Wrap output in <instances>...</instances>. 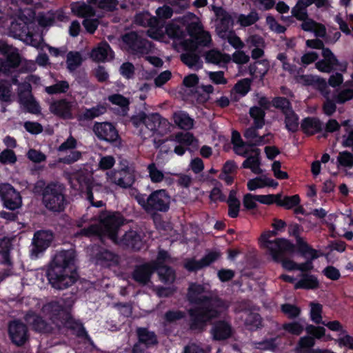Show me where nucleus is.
<instances>
[{
    "label": "nucleus",
    "mask_w": 353,
    "mask_h": 353,
    "mask_svg": "<svg viewBox=\"0 0 353 353\" xmlns=\"http://www.w3.org/2000/svg\"><path fill=\"white\" fill-rule=\"evenodd\" d=\"M224 39H227L229 43L236 49H241L244 47V43L233 31L229 32Z\"/></svg>",
    "instance_id": "338daca9"
},
{
    "label": "nucleus",
    "mask_w": 353,
    "mask_h": 353,
    "mask_svg": "<svg viewBox=\"0 0 353 353\" xmlns=\"http://www.w3.org/2000/svg\"><path fill=\"white\" fill-rule=\"evenodd\" d=\"M189 51L181 55L182 61L190 68H200L201 63L199 57L193 52L194 51Z\"/></svg>",
    "instance_id": "de8ad7c7"
},
{
    "label": "nucleus",
    "mask_w": 353,
    "mask_h": 353,
    "mask_svg": "<svg viewBox=\"0 0 353 353\" xmlns=\"http://www.w3.org/2000/svg\"><path fill=\"white\" fill-rule=\"evenodd\" d=\"M319 286V282L317 278L310 274H302L301 279L294 284L295 289L314 290Z\"/></svg>",
    "instance_id": "7c9ffc66"
},
{
    "label": "nucleus",
    "mask_w": 353,
    "mask_h": 353,
    "mask_svg": "<svg viewBox=\"0 0 353 353\" xmlns=\"http://www.w3.org/2000/svg\"><path fill=\"white\" fill-rule=\"evenodd\" d=\"M82 57L79 52H70L67 55V68L70 71L75 70L82 63Z\"/></svg>",
    "instance_id": "8fccbe9b"
},
{
    "label": "nucleus",
    "mask_w": 353,
    "mask_h": 353,
    "mask_svg": "<svg viewBox=\"0 0 353 353\" xmlns=\"http://www.w3.org/2000/svg\"><path fill=\"white\" fill-rule=\"evenodd\" d=\"M26 320L28 323L31 325L33 328L39 332H50L52 327L39 316H37L34 313H28L26 316Z\"/></svg>",
    "instance_id": "c9c22d12"
},
{
    "label": "nucleus",
    "mask_w": 353,
    "mask_h": 353,
    "mask_svg": "<svg viewBox=\"0 0 353 353\" xmlns=\"http://www.w3.org/2000/svg\"><path fill=\"white\" fill-rule=\"evenodd\" d=\"M8 332L11 341L17 346L23 345L28 340L27 327L20 321L11 322L9 325Z\"/></svg>",
    "instance_id": "412c9836"
},
{
    "label": "nucleus",
    "mask_w": 353,
    "mask_h": 353,
    "mask_svg": "<svg viewBox=\"0 0 353 353\" xmlns=\"http://www.w3.org/2000/svg\"><path fill=\"white\" fill-rule=\"evenodd\" d=\"M71 10L74 14L87 19L94 14L93 8L83 2L73 3L71 5Z\"/></svg>",
    "instance_id": "e433bc0d"
},
{
    "label": "nucleus",
    "mask_w": 353,
    "mask_h": 353,
    "mask_svg": "<svg viewBox=\"0 0 353 353\" xmlns=\"http://www.w3.org/2000/svg\"><path fill=\"white\" fill-rule=\"evenodd\" d=\"M43 203L50 210H62L65 203L63 185L59 183L48 185L43 192Z\"/></svg>",
    "instance_id": "9d476101"
},
{
    "label": "nucleus",
    "mask_w": 353,
    "mask_h": 353,
    "mask_svg": "<svg viewBox=\"0 0 353 353\" xmlns=\"http://www.w3.org/2000/svg\"><path fill=\"white\" fill-rule=\"evenodd\" d=\"M278 200V205L283 206L287 209H290L297 205L300 202L299 196L296 194L283 197L282 194H279V199Z\"/></svg>",
    "instance_id": "864d4df0"
},
{
    "label": "nucleus",
    "mask_w": 353,
    "mask_h": 353,
    "mask_svg": "<svg viewBox=\"0 0 353 353\" xmlns=\"http://www.w3.org/2000/svg\"><path fill=\"white\" fill-rule=\"evenodd\" d=\"M285 123L286 128L290 132H295L299 128V119L293 110L286 112Z\"/></svg>",
    "instance_id": "3c124183"
},
{
    "label": "nucleus",
    "mask_w": 353,
    "mask_h": 353,
    "mask_svg": "<svg viewBox=\"0 0 353 353\" xmlns=\"http://www.w3.org/2000/svg\"><path fill=\"white\" fill-rule=\"evenodd\" d=\"M259 19L258 13L253 10L248 14H241L237 17V23L242 27L250 26Z\"/></svg>",
    "instance_id": "49530a36"
},
{
    "label": "nucleus",
    "mask_w": 353,
    "mask_h": 353,
    "mask_svg": "<svg viewBox=\"0 0 353 353\" xmlns=\"http://www.w3.org/2000/svg\"><path fill=\"white\" fill-rule=\"evenodd\" d=\"M137 334L139 343L144 344L148 347L157 343V338L154 332H150L145 328H139L137 330Z\"/></svg>",
    "instance_id": "37998d69"
},
{
    "label": "nucleus",
    "mask_w": 353,
    "mask_h": 353,
    "mask_svg": "<svg viewBox=\"0 0 353 353\" xmlns=\"http://www.w3.org/2000/svg\"><path fill=\"white\" fill-rule=\"evenodd\" d=\"M0 52L6 56L7 59L5 63L0 65V70L3 72H8L10 68H16L20 63L21 58L18 50L8 45L6 42L0 41Z\"/></svg>",
    "instance_id": "a211bd4d"
},
{
    "label": "nucleus",
    "mask_w": 353,
    "mask_h": 353,
    "mask_svg": "<svg viewBox=\"0 0 353 353\" xmlns=\"http://www.w3.org/2000/svg\"><path fill=\"white\" fill-rule=\"evenodd\" d=\"M232 334V328L230 323L221 321L216 323L212 327L211 334L213 339L220 341L229 338Z\"/></svg>",
    "instance_id": "a878e982"
},
{
    "label": "nucleus",
    "mask_w": 353,
    "mask_h": 353,
    "mask_svg": "<svg viewBox=\"0 0 353 353\" xmlns=\"http://www.w3.org/2000/svg\"><path fill=\"white\" fill-rule=\"evenodd\" d=\"M301 232V227L296 224L293 223L289 225L288 233L290 235L294 236L296 238L297 242L301 245L303 254L311 260L314 259L317 257V254L315 250L311 248L307 244L301 242L299 238V234Z\"/></svg>",
    "instance_id": "b1692460"
},
{
    "label": "nucleus",
    "mask_w": 353,
    "mask_h": 353,
    "mask_svg": "<svg viewBox=\"0 0 353 353\" xmlns=\"http://www.w3.org/2000/svg\"><path fill=\"white\" fill-rule=\"evenodd\" d=\"M250 81L248 79H244L236 83L234 90L241 96H245L250 90Z\"/></svg>",
    "instance_id": "0e129e2a"
},
{
    "label": "nucleus",
    "mask_w": 353,
    "mask_h": 353,
    "mask_svg": "<svg viewBox=\"0 0 353 353\" xmlns=\"http://www.w3.org/2000/svg\"><path fill=\"white\" fill-rule=\"evenodd\" d=\"M77 108L78 103L75 100L62 99L52 101L49 110L51 113L63 119H72Z\"/></svg>",
    "instance_id": "9b49d317"
},
{
    "label": "nucleus",
    "mask_w": 353,
    "mask_h": 353,
    "mask_svg": "<svg viewBox=\"0 0 353 353\" xmlns=\"http://www.w3.org/2000/svg\"><path fill=\"white\" fill-rule=\"evenodd\" d=\"M268 70V63L266 61H257L250 66V73L256 77H263Z\"/></svg>",
    "instance_id": "5fc2aeb1"
},
{
    "label": "nucleus",
    "mask_w": 353,
    "mask_h": 353,
    "mask_svg": "<svg viewBox=\"0 0 353 353\" xmlns=\"http://www.w3.org/2000/svg\"><path fill=\"white\" fill-rule=\"evenodd\" d=\"M250 114L254 120L255 128H248L244 132V137L248 140L249 150L252 146L261 145L269 143L272 137L270 133L263 136L257 134L256 128H261L264 124V111L258 107H252L250 110Z\"/></svg>",
    "instance_id": "6e6552de"
},
{
    "label": "nucleus",
    "mask_w": 353,
    "mask_h": 353,
    "mask_svg": "<svg viewBox=\"0 0 353 353\" xmlns=\"http://www.w3.org/2000/svg\"><path fill=\"white\" fill-rule=\"evenodd\" d=\"M187 297L193 304H208L205 309L197 311L190 310L191 328L202 329L205 323L218 317L229 307V303L217 298L212 299L210 285L205 284L192 283L188 288Z\"/></svg>",
    "instance_id": "f257e3e1"
},
{
    "label": "nucleus",
    "mask_w": 353,
    "mask_h": 353,
    "mask_svg": "<svg viewBox=\"0 0 353 353\" xmlns=\"http://www.w3.org/2000/svg\"><path fill=\"white\" fill-rule=\"evenodd\" d=\"M337 162L339 166L351 168L353 166V155L347 151L341 152L337 157Z\"/></svg>",
    "instance_id": "bf43d9fd"
},
{
    "label": "nucleus",
    "mask_w": 353,
    "mask_h": 353,
    "mask_svg": "<svg viewBox=\"0 0 353 353\" xmlns=\"http://www.w3.org/2000/svg\"><path fill=\"white\" fill-rule=\"evenodd\" d=\"M63 302V300L52 301L46 304L42 308L44 316L57 327L65 325L63 320L68 317Z\"/></svg>",
    "instance_id": "f8f14e48"
},
{
    "label": "nucleus",
    "mask_w": 353,
    "mask_h": 353,
    "mask_svg": "<svg viewBox=\"0 0 353 353\" xmlns=\"http://www.w3.org/2000/svg\"><path fill=\"white\" fill-rule=\"evenodd\" d=\"M283 329L290 334L299 336L303 330V325L301 321H293L283 325Z\"/></svg>",
    "instance_id": "13d9d810"
},
{
    "label": "nucleus",
    "mask_w": 353,
    "mask_h": 353,
    "mask_svg": "<svg viewBox=\"0 0 353 353\" xmlns=\"http://www.w3.org/2000/svg\"><path fill=\"white\" fill-rule=\"evenodd\" d=\"M77 144V139L72 136L63 142L57 149L61 155L59 162L70 164L79 161L81 158L82 154L76 150Z\"/></svg>",
    "instance_id": "ddd939ff"
},
{
    "label": "nucleus",
    "mask_w": 353,
    "mask_h": 353,
    "mask_svg": "<svg viewBox=\"0 0 353 353\" xmlns=\"http://www.w3.org/2000/svg\"><path fill=\"white\" fill-rule=\"evenodd\" d=\"M69 88V83L66 81H61L54 85L46 87L45 90L49 94L65 92Z\"/></svg>",
    "instance_id": "4d7b16f0"
},
{
    "label": "nucleus",
    "mask_w": 353,
    "mask_h": 353,
    "mask_svg": "<svg viewBox=\"0 0 353 353\" xmlns=\"http://www.w3.org/2000/svg\"><path fill=\"white\" fill-rule=\"evenodd\" d=\"M134 21L142 26L150 27L147 31L148 35L154 39L161 40L163 37V30L161 27L157 26V19L148 12H142L135 16Z\"/></svg>",
    "instance_id": "2eb2a0df"
},
{
    "label": "nucleus",
    "mask_w": 353,
    "mask_h": 353,
    "mask_svg": "<svg viewBox=\"0 0 353 353\" xmlns=\"http://www.w3.org/2000/svg\"><path fill=\"white\" fill-rule=\"evenodd\" d=\"M135 199L148 213L166 212L169 210L171 202L170 194L163 189L153 191L149 196L138 194Z\"/></svg>",
    "instance_id": "0eeeda50"
},
{
    "label": "nucleus",
    "mask_w": 353,
    "mask_h": 353,
    "mask_svg": "<svg viewBox=\"0 0 353 353\" xmlns=\"http://www.w3.org/2000/svg\"><path fill=\"white\" fill-rule=\"evenodd\" d=\"M154 270V262L139 266L133 273V278L141 284H146Z\"/></svg>",
    "instance_id": "bb28decb"
},
{
    "label": "nucleus",
    "mask_w": 353,
    "mask_h": 353,
    "mask_svg": "<svg viewBox=\"0 0 353 353\" xmlns=\"http://www.w3.org/2000/svg\"><path fill=\"white\" fill-rule=\"evenodd\" d=\"M227 203L229 208L228 215L232 218L237 217L239 215L241 204L239 200L236 198V191H230Z\"/></svg>",
    "instance_id": "a19ab883"
},
{
    "label": "nucleus",
    "mask_w": 353,
    "mask_h": 353,
    "mask_svg": "<svg viewBox=\"0 0 353 353\" xmlns=\"http://www.w3.org/2000/svg\"><path fill=\"white\" fill-rule=\"evenodd\" d=\"M148 171L149 177L152 183H161L165 179L163 172L154 163L148 165Z\"/></svg>",
    "instance_id": "603ef678"
},
{
    "label": "nucleus",
    "mask_w": 353,
    "mask_h": 353,
    "mask_svg": "<svg viewBox=\"0 0 353 353\" xmlns=\"http://www.w3.org/2000/svg\"><path fill=\"white\" fill-rule=\"evenodd\" d=\"M93 130L97 137L101 140L112 142L118 138L117 131L110 123H97Z\"/></svg>",
    "instance_id": "4be33fe9"
},
{
    "label": "nucleus",
    "mask_w": 353,
    "mask_h": 353,
    "mask_svg": "<svg viewBox=\"0 0 353 353\" xmlns=\"http://www.w3.org/2000/svg\"><path fill=\"white\" fill-rule=\"evenodd\" d=\"M205 60L209 63L219 64L228 62L230 60V56L223 54L219 51L212 50L206 53Z\"/></svg>",
    "instance_id": "a18cd8bd"
},
{
    "label": "nucleus",
    "mask_w": 353,
    "mask_h": 353,
    "mask_svg": "<svg viewBox=\"0 0 353 353\" xmlns=\"http://www.w3.org/2000/svg\"><path fill=\"white\" fill-rule=\"evenodd\" d=\"M303 21V22L301 24L303 30L307 32H313L318 37H325L326 30L324 26L317 23L314 21L309 19L307 17Z\"/></svg>",
    "instance_id": "f704fd0d"
},
{
    "label": "nucleus",
    "mask_w": 353,
    "mask_h": 353,
    "mask_svg": "<svg viewBox=\"0 0 353 353\" xmlns=\"http://www.w3.org/2000/svg\"><path fill=\"white\" fill-rule=\"evenodd\" d=\"M123 223V219L119 214L103 212L99 216V225H92L88 228L82 230L81 234L85 236L97 234L108 236L114 243H122L132 248L139 249L140 236L135 231L130 230L121 239H118L119 228Z\"/></svg>",
    "instance_id": "f03ea898"
},
{
    "label": "nucleus",
    "mask_w": 353,
    "mask_h": 353,
    "mask_svg": "<svg viewBox=\"0 0 353 353\" xmlns=\"http://www.w3.org/2000/svg\"><path fill=\"white\" fill-rule=\"evenodd\" d=\"M323 59L316 63V68L321 72L329 73L334 66H339L342 72H345L347 68V63H339L335 55L329 48H323L322 52Z\"/></svg>",
    "instance_id": "f3484780"
},
{
    "label": "nucleus",
    "mask_w": 353,
    "mask_h": 353,
    "mask_svg": "<svg viewBox=\"0 0 353 353\" xmlns=\"http://www.w3.org/2000/svg\"><path fill=\"white\" fill-rule=\"evenodd\" d=\"M54 239L52 232L48 230H40L34 233L32 241L30 256L37 259L50 245Z\"/></svg>",
    "instance_id": "4468645a"
},
{
    "label": "nucleus",
    "mask_w": 353,
    "mask_h": 353,
    "mask_svg": "<svg viewBox=\"0 0 353 353\" xmlns=\"http://www.w3.org/2000/svg\"><path fill=\"white\" fill-rule=\"evenodd\" d=\"M75 257V252L72 250L60 251L54 255L47 273L49 282L54 288L63 290L75 283L77 279Z\"/></svg>",
    "instance_id": "20e7f679"
},
{
    "label": "nucleus",
    "mask_w": 353,
    "mask_h": 353,
    "mask_svg": "<svg viewBox=\"0 0 353 353\" xmlns=\"http://www.w3.org/2000/svg\"><path fill=\"white\" fill-rule=\"evenodd\" d=\"M21 105L29 112L38 114L40 112V107L30 92L19 95Z\"/></svg>",
    "instance_id": "2f4dec72"
},
{
    "label": "nucleus",
    "mask_w": 353,
    "mask_h": 353,
    "mask_svg": "<svg viewBox=\"0 0 353 353\" xmlns=\"http://www.w3.org/2000/svg\"><path fill=\"white\" fill-rule=\"evenodd\" d=\"M174 141L177 143L186 147L193 143L194 138L193 135L189 132L179 133L176 135Z\"/></svg>",
    "instance_id": "e2e57ef3"
},
{
    "label": "nucleus",
    "mask_w": 353,
    "mask_h": 353,
    "mask_svg": "<svg viewBox=\"0 0 353 353\" xmlns=\"http://www.w3.org/2000/svg\"><path fill=\"white\" fill-rule=\"evenodd\" d=\"M123 41L128 46L129 48L139 53H144V48L149 45L148 42L141 39L134 32L125 34Z\"/></svg>",
    "instance_id": "393cba45"
},
{
    "label": "nucleus",
    "mask_w": 353,
    "mask_h": 353,
    "mask_svg": "<svg viewBox=\"0 0 353 353\" xmlns=\"http://www.w3.org/2000/svg\"><path fill=\"white\" fill-rule=\"evenodd\" d=\"M241 317L245 318V324L250 330L259 328L261 325V319L258 314L245 311Z\"/></svg>",
    "instance_id": "c03bdc74"
},
{
    "label": "nucleus",
    "mask_w": 353,
    "mask_h": 353,
    "mask_svg": "<svg viewBox=\"0 0 353 353\" xmlns=\"http://www.w3.org/2000/svg\"><path fill=\"white\" fill-rule=\"evenodd\" d=\"M106 111L105 106L99 105L90 109H86L78 116L79 121L91 120L104 114Z\"/></svg>",
    "instance_id": "ea45409f"
},
{
    "label": "nucleus",
    "mask_w": 353,
    "mask_h": 353,
    "mask_svg": "<svg viewBox=\"0 0 353 353\" xmlns=\"http://www.w3.org/2000/svg\"><path fill=\"white\" fill-rule=\"evenodd\" d=\"M156 19H157V27H161L163 28L162 26H160V22H163L164 21L171 18V17L173 14V10L172 9L166 5H164L161 7H159L156 11Z\"/></svg>",
    "instance_id": "09e8293b"
},
{
    "label": "nucleus",
    "mask_w": 353,
    "mask_h": 353,
    "mask_svg": "<svg viewBox=\"0 0 353 353\" xmlns=\"http://www.w3.org/2000/svg\"><path fill=\"white\" fill-rule=\"evenodd\" d=\"M352 99H353V85L350 88L341 90L335 98L339 103H344Z\"/></svg>",
    "instance_id": "680f3d73"
},
{
    "label": "nucleus",
    "mask_w": 353,
    "mask_h": 353,
    "mask_svg": "<svg viewBox=\"0 0 353 353\" xmlns=\"http://www.w3.org/2000/svg\"><path fill=\"white\" fill-rule=\"evenodd\" d=\"M250 152L253 155L248 157L243 163L242 166L244 168H249L256 174H261L263 170L260 168V150L259 149H250Z\"/></svg>",
    "instance_id": "cd10ccee"
},
{
    "label": "nucleus",
    "mask_w": 353,
    "mask_h": 353,
    "mask_svg": "<svg viewBox=\"0 0 353 353\" xmlns=\"http://www.w3.org/2000/svg\"><path fill=\"white\" fill-rule=\"evenodd\" d=\"M157 270L160 280L165 283H172L175 280L174 272L166 267L159 266L154 262V270Z\"/></svg>",
    "instance_id": "58836bf2"
},
{
    "label": "nucleus",
    "mask_w": 353,
    "mask_h": 353,
    "mask_svg": "<svg viewBox=\"0 0 353 353\" xmlns=\"http://www.w3.org/2000/svg\"><path fill=\"white\" fill-rule=\"evenodd\" d=\"M247 185L248 188L250 191H254L256 189L263 188L266 186L276 188L278 185V183L274 179L263 175L260 177L249 180Z\"/></svg>",
    "instance_id": "c756f323"
},
{
    "label": "nucleus",
    "mask_w": 353,
    "mask_h": 353,
    "mask_svg": "<svg viewBox=\"0 0 353 353\" xmlns=\"http://www.w3.org/2000/svg\"><path fill=\"white\" fill-rule=\"evenodd\" d=\"M257 195L252 194H246L243 196V203L244 207L248 210H251L256 208L257 206Z\"/></svg>",
    "instance_id": "774afa93"
},
{
    "label": "nucleus",
    "mask_w": 353,
    "mask_h": 353,
    "mask_svg": "<svg viewBox=\"0 0 353 353\" xmlns=\"http://www.w3.org/2000/svg\"><path fill=\"white\" fill-rule=\"evenodd\" d=\"M310 307V318L312 321L316 324H322L323 323L321 316L322 305L319 303H312Z\"/></svg>",
    "instance_id": "052dcab7"
},
{
    "label": "nucleus",
    "mask_w": 353,
    "mask_h": 353,
    "mask_svg": "<svg viewBox=\"0 0 353 353\" xmlns=\"http://www.w3.org/2000/svg\"><path fill=\"white\" fill-rule=\"evenodd\" d=\"M199 83V78L196 74H190L185 77L183 84L186 88L185 92L194 94Z\"/></svg>",
    "instance_id": "6e6d98bb"
},
{
    "label": "nucleus",
    "mask_w": 353,
    "mask_h": 353,
    "mask_svg": "<svg viewBox=\"0 0 353 353\" xmlns=\"http://www.w3.org/2000/svg\"><path fill=\"white\" fill-rule=\"evenodd\" d=\"M216 16L218 18L216 30L221 38H225L231 30L233 26V20L230 14L220 7L212 6Z\"/></svg>",
    "instance_id": "6ab92c4d"
},
{
    "label": "nucleus",
    "mask_w": 353,
    "mask_h": 353,
    "mask_svg": "<svg viewBox=\"0 0 353 353\" xmlns=\"http://www.w3.org/2000/svg\"><path fill=\"white\" fill-rule=\"evenodd\" d=\"M106 178L107 183L123 188L130 187L134 181L133 174L127 169L108 172Z\"/></svg>",
    "instance_id": "aec40b11"
},
{
    "label": "nucleus",
    "mask_w": 353,
    "mask_h": 353,
    "mask_svg": "<svg viewBox=\"0 0 353 353\" xmlns=\"http://www.w3.org/2000/svg\"><path fill=\"white\" fill-rule=\"evenodd\" d=\"M221 256V254L217 251H213L208 253L200 261L190 260L185 263V267L190 271L196 270L203 267L209 265L217 260Z\"/></svg>",
    "instance_id": "5701e85b"
},
{
    "label": "nucleus",
    "mask_w": 353,
    "mask_h": 353,
    "mask_svg": "<svg viewBox=\"0 0 353 353\" xmlns=\"http://www.w3.org/2000/svg\"><path fill=\"white\" fill-rule=\"evenodd\" d=\"M301 126L306 134H314L322 130L323 123L316 118L308 117L303 120Z\"/></svg>",
    "instance_id": "72a5a7b5"
},
{
    "label": "nucleus",
    "mask_w": 353,
    "mask_h": 353,
    "mask_svg": "<svg viewBox=\"0 0 353 353\" xmlns=\"http://www.w3.org/2000/svg\"><path fill=\"white\" fill-rule=\"evenodd\" d=\"M133 124L140 128V135L148 139L155 133L162 135L166 132L169 123L159 114H140L132 119Z\"/></svg>",
    "instance_id": "423d86ee"
},
{
    "label": "nucleus",
    "mask_w": 353,
    "mask_h": 353,
    "mask_svg": "<svg viewBox=\"0 0 353 353\" xmlns=\"http://www.w3.org/2000/svg\"><path fill=\"white\" fill-rule=\"evenodd\" d=\"M232 143L236 154L245 157L249 154V145L242 140L240 134L236 131L232 132Z\"/></svg>",
    "instance_id": "473e14b6"
},
{
    "label": "nucleus",
    "mask_w": 353,
    "mask_h": 353,
    "mask_svg": "<svg viewBox=\"0 0 353 353\" xmlns=\"http://www.w3.org/2000/svg\"><path fill=\"white\" fill-rule=\"evenodd\" d=\"M0 196L4 206L11 210H14L22 205V198L11 185L8 183L0 184Z\"/></svg>",
    "instance_id": "dca6fc26"
},
{
    "label": "nucleus",
    "mask_w": 353,
    "mask_h": 353,
    "mask_svg": "<svg viewBox=\"0 0 353 353\" xmlns=\"http://www.w3.org/2000/svg\"><path fill=\"white\" fill-rule=\"evenodd\" d=\"M114 54L109 45L106 43H101L91 52V57L97 61H105L113 58Z\"/></svg>",
    "instance_id": "c85d7f7f"
},
{
    "label": "nucleus",
    "mask_w": 353,
    "mask_h": 353,
    "mask_svg": "<svg viewBox=\"0 0 353 353\" xmlns=\"http://www.w3.org/2000/svg\"><path fill=\"white\" fill-rule=\"evenodd\" d=\"M275 236L276 232L274 231H265L259 239L260 247L267 251L274 261L281 263L282 267L289 271L298 270L305 272L312 269L311 261L297 264L290 259H285L287 255H291L294 252L295 245L284 238L270 239Z\"/></svg>",
    "instance_id": "7ed1b4c3"
},
{
    "label": "nucleus",
    "mask_w": 353,
    "mask_h": 353,
    "mask_svg": "<svg viewBox=\"0 0 353 353\" xmlns=\"http://www.w3.org/2000/svg\"><path fill=\"white\" fill-rule=\"evenodd\" d=\"M174 121L179 127L184 130H190L193 127V119L184 112L174 113Z\"/></svg>",
    "instance_id": "79ce46f5"
},
{
    "label": "nucleus",
    "mask_w": 353,
    "mask_h": 353,
    "mask_svg": "<svg viewBox=\"0 0 353 353\" xmlns=\"http://www.w3.org/2000/svg\"><path fill=\"white\" fill-rule=\"evenodd\" d=\"M26 12L29 15V18L23 13L17 20L11 22L10 31L14 37L19 38L26 43L39 48L43 41V37L40 34L34 32L36 28V22L33 20L34 14L30 10H27Z\"/></svg>",
    "instance_id": "39448f33"
},
{
    "label": "nucleus",
    "mask_w": 353,
    "mask_h": 353,
    "mask_svg": "<svg viewBox=\"0 0 353 353\" xmlns=\"http://www.w3.org/2000/svg\"><path fill=\"white\" fill-rule=\"evenodd\" d=\"M188 31L191 39L183 41L184 48L187 50L194 51L199 46H208L211 42V35L203 30L201 21L195 18L188 27Z\"/></svg>",
    "instance_id": "1a4fd4ad"
},
{
    "label": "nucleus",
    "mask_w": 353,
    "mask_h": 353,
    "mask_svg": "<svg viewBox=\"0 0 353 353\" xmlns=\"http://www.w3.org/2000/svg\"><path fill=\"white\" fill-rule=\"evenodd\" d=\"M17 161L14 152L10 150H5L0 153V162L3 164H14Z\"/></svg>",
    "instance_id": "69168bd1"
},
{
    "label": "nucleus",
    "mask_w": 353,
    "mask_h": 353,
    "mask_svg": "<svg viewBox=\"0 0 353 353\" xmlns=\"http://www.w3.org/2000/svg\"><path fill=\"white\" fill-rule=\"evenodd\" d=\"M118 261V256L107 250L100 251L97 256V262L104 266L115 265Z\"/></svg>",
    "instance_id": "4c0bfd02"
}]
</instances>
